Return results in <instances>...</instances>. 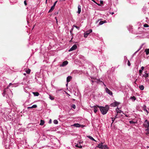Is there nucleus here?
I'll list each match as a JSON object with an SVG mask.
<instances>
[{
    "mask_svg": "<svg viewBox=\"0 0 149 149\" xmlns=\"http://www.w3.org/2000/svg\"><path fill=\"white\" fill-rule=\"evenodd\" d=\"M74 26L76 28H77V29H79V27L77 26H75V25H74Z\"/></svg>",
    "mask_w": 149,
    "mask_h": 149,
    "instance_id": "58836bf2",
    "label": "nucleus"
},
{
    "mask_svg": "<svg viewBox=\"0 0 149 149\" xmlns=\"http://www.w3.org/2000/svg\"><path fill=\"white\" fill-rule=\"evenodd\" d=\"M77 48V46L76 45H74L69 50V52L72 51L76 49Z\"/></svg>",
    "mask_w": 149,
    "mask_h": 149,
    "instance_id": "1a4fd4ad",
    "label": "nucleus"
},
{
    "mask_svg": "<svg viewBox=\"0 0 149 149\" xmlns=\"http://www.w3.org/2000/svg\"><path fill=\"white\" fill-rule=\"evenodd\" d=\"M140 49H139L138 50H137V51L136 52H138L139 50H140Z\"/></svg>",
    "mask_w": 149,
    "mask_h": 149,
    "instance_id": "603ef678",
    "label": "nucleus"
},
{
    "mask_svg": "<svg viewBox=\"0 0 149 149\" xmlns=\"http://www.w3.org/2000/svg\"><path fill=\"white\" fill-rule=\"evenodd\" d=\"M78 10L77 13L79 14L81 12V6L80 5H79L78 6Z\"/></svg>",
    "mask_w": 149,
    "mask_h": 149,
    "instance_id": "4468645a",
    "label": "nucleus"
},
{
    "mask_svg": "<svg viewBox=\"0 0 149 149\" xmlns=\"http://www.w3.org/2000/svg\"><path fill=\"white\" fill-rule=\"evenodd\" d=\"M49 98L51 100H53L54 99V97L53 96L49 95Z\"/></svg>",
    "mask_w": 149,
    "mask_h": 149,
    "instance_id": "cd10ccee",
    "label": "nucleus"
},
{
    "mask_svg": "<svg viewBox=\"0 0 149 149\" xmlns=\"http://www.w3.org/2000/svg\"><path fill=\"white\" fill-rule=\"evenodd\" d=\"M33 94L35 96H38L39 95V93L38 92H33Z\"/></svg>",
    "mask_w": 149,
    "mask_h": 149,
    "instance_id": "393cba45",
    "label": "nucleus"
},
{
    "mask_svg": "<svg viewBox=\"0 0 149 149\" xmlns=\"http://www.w3.org/2000/svg\"><path fill=\"white\" fill-rule=\"evenodd\" d=\"M92 32V30L90 29L89 30L87 31L84 33V37L85 38H86L89 34Z\"/></svg>",
    "mask_w": 149,
    "mask_h": 149,
    "instance_id": "7ed1b4c3",
    "label": "nucleus"
},
{
    "mask_svg": "<svg viewBox=\"0 0 149 149\" xmlns=\"http://www.w3.org/2000/svg\"><path fill=\"white\" fill-rule=\"evenodd\" d=\"M30 71H31L29 69L28 70H27L26 71V73H27L28 74H29L30 72Z\"/></svg>",
    "mask_w": 149,
    "mask_h": 149,
    "instance_id": "473e14b6",
    "label": "nucleus"
},
{
    "mask_svg": "<svg viewBox=\"0 0 149 149\" xmlns=\"http://www.w3.org/2000/svg\"><path fill=\"white\" fill-rule=\"evenodd\" d=\"M104 147L103 148L104 149H109V148L107 145H104Z\"/></svg>",
    "mask_w": 149,
    "mask_h": 149,
    "instance_id": "2f4dec72",
    "label": "nucleus"
},
{
    "mask_svg": "<svg viewBox=\"0 0 149 149\" xmlns=\"http://www.w3.org/2000/svg\"><path fill=\"white\" fill-rule=\"evenodd\" d=\"M111 119H112V123H113L114 122V121L115 119V118H111Z\"/></svg>",
    "mask_w": 149,
    "mask_h": 149,
    "instance_id": "f704fd0d",
    "label": "nucleus"
},
{
    "mask_svg": "<svg viewBox=\"0 0 149 149\" xmlns=\"http://www.w3.org/2000/svg\"><path fill=\"white\" fill-rule=\"evenodd\" d=\"M143 126L145 128L149 127V121L147 120L146 119L144 123L143 124Z\"/></svg>",
    "mask_w": 149,
    "mask_h": 149,
    "instance_id": "39448f33",
    "label": "nucleus"
},
{
    "mask_svg": "<svg viewBox=\"0 0 149 149\" xmlns=\"http://www.w3.org/2000/svg\"><path fill=\"white\" fill-rule=\"evenodd\" d=\"M106 92L107 93L111 95H112L113 93L112 92L109 90L107 87L105 88Z\"/></svg>",
    "mask_w": 149,
    "mask_h": 149,
    "instance_id": "423d86ee",
    "label": "nucleus"
},
{
    "mask_svg": "<svg viewBox=\"0 0 149 149\" xmlns=\"http://www.w3.org/2000/svg\"><path fill=\"white\" fill-rule=\"evenodd\" d=\"M143 26L145 27H147L149 26L148 24H144Z\"/></svg>",
    "mask_w": 149,
    "mask_h": 149,
    "instance_id": "72a5a7b5",
    "label": "nucleus"
},
{
    "mask_svg": "<svg viewBox=\"0 0 149 149\" xmlns=\"http://www.w3.org/2000/svg\"><path fill=\"white\" fill-rule=\"evenodd\" d=\"M139 88L141 90H143L144 89V87L143 85H141L139 86Z\"/></svg>",
    "mask_w": 149,
    "mask_h": 149,
    "instance_id": "4be33fe9",
    "label": "nucleus"
},
{
    "mask_svg": "<svg viewBox=\"0 0 149 149\" xmlns=\"http://www.w3.org/2000/svg\"><path fill=\"white\" fill-rule=\"evenodd\" d=\"M100 82H102L103 84V85L105 86V87H106V86L105 85V84L102 81H100Z\"/></svg>",
    "mask_w": 149,
    "mask_h": 149,
    "instance_id": "37998d69",
    "label": "nucleus"
},
{
    "mask_svg": "<svg viewBox=\"0 0 149 149\" xmlns=\"http://www.w3.org/2000/svg\"><path fill=\"white\" fill-rule=\"evenodd\" d=\"M54 8H55L54 6H52L51 7V8L50 9L49 11L48 12L50 13V12H52L54 10Z\"/></svg>",
    "mask_w": 149,
    "mask_h": 149,
    "instance_id": "6ab92c4d",
    "label": "nucleus"
},
{
    "mask_svg": "<svg viewBox=\"0 0 149 149\" xmlns=\"http://www.w3.org/2000/svg\"><path fill=\"white\" fill-rule=\"evenodd\" d=\"M147 129L146 130V134H149V127L146 128Z\"/></svg>",
    "mask_w": 149,
    "mask_h": 149,
    "instance_id": "a878e982",
    "label": "nucleus"
},
{
    "mask_svg": "<svg viewBox=\"0 0 149 149\" xmlns=\"http://www.w3.org/2000/svg\"><path fill=\"white\" fill-rule=\"evenodd\" d=\"M130 99L132 100L133 101H134L136 100V98L134 96L133 97H130Z\"/></svg>",
    "mask_w": 149,
    "mask_h": 149,
    "instance_id": "5701e85b",
    "label": "nucleus"
},
{
    "mask_svg": "<svg viewBox=\"0 0 149 149\" xmlns=\"http://www.w3.org/2000/svg\"><path fill=\"white\" fill-rule=\"evenodd\" d=\"M143 70H139V75L140 76L141 75Z\"/></svg>",
    "mask_w": 149,
    "mask_h": 149,
    "instance_id": "7c9ffc66",
    "label": "nucleus"
},
{
    "mask_svg": "<svg viewBox=\"0 0 149 149\" xmlns=\"http://www.w3.org/2000/svg\"><path fill=\"white\" fill-rule=\"evenodd\" d=\"M144 107H145V108H143V110L146 112L147 113V114H148V113H149V112L148 111V110L146 109V106L145 105H144Z\"/></svg>",
    "mask_w": 149,
    "mask_h": 149,
    "instance_id": "bb28decb",
    "label": "nucleus"
},
{
    "mask_svg": "<svg viewBox=\"0 0 149 149\" xmlns=\"http://www.w3.org/2000/svg\"><path fill=\"white\" fill-rule=\"evenodd\" d=\"M75 146L76 147L79 148H82V146H81L79 144H77Z\"/></svg>",
    "mask_w": 149,
    "mask_h": 149,
    "instance_id": "b1692460",
    "label": "nucleus"
},
{
    "mask_svg": "<svg viewBox=\"0 0 149 149\" xmlns=\"http://www.w3.org/2000/svg\"><path fill=\"white\" fill-rule=\"evenodd\" d=\"M99 20H99V19H98L97 21H96V23H97V22H98L99 21Z\"/></svg>",
    "mask_w": 149,
    "mask_h": 149,
    "instance_id": "3c124183",
    "label": "nucleus"
},
{
    "mask_svg": "<svg viewBox=\"0 0 149 149\" xmlns=\"http://www.w3.org/2000/svg\"><path fill=\"white\" fill-rule=\"evenodd\" d=\"M129 123L130 124H135L136 123V122H134L132 121H130Z\"/></svg>",
    "mask_w": 149,
    "mask_h": 149,
    "instance_id": "c756f323",
    "label": "nucleus"
},
{
    "mask_svg": "<svg viewBox=\"0 0 149 149\" xmlns=\"http://www.w3.org/2000/svg\"><path fill=\"white\" fill-rule=\"evenodd\" d=\"M97 107L100 109V111L103 115L106 114L109 109V107L107 108L102 106H97Z\"/></svg>",
    "mask_w": 149,
    "mask_h": 149,
    "instance_id": "f257e3e1",
    "label": "nucleus"
},
{
    "mask_svg": "<svg viewBox=\"0 0 149 149\" xmlns=\"http://www.w3.org/2000/svg\"><path fill=\"white\" fill-rule=\"evenodd\" d=\"M68 63V62L67 61H65L63 62L62 64L60 65L61 66L64 67L67 65Z\"/></svg>",
    "mask_w": 149,
    "mask_h": 149,
    "instance_id": "9b49d317",
    "label": "nucleus"
},
{
    "mask_svg": "<svg viewBox=\"0 0 149 149\" xmlns=\"http://www.w3.org/2000/svg\"><path fill=\"white\" fill-rule=\"evenodd\" d=\"M120 104V103L119 102L115 101L111 104L110 106L112 107H115Z\"/></svg>",
    "mask_w": 149,
    "mask_h": 149,
    "instance_id": "0eeeda50",
    "label": "nucleus"
},
{
    "mask_svg": "<svg viewBox=\"0 0 149 149\" xmlns=\"http://www.w3.org/2000/svg\"><path fill=\"white\" fill-rule=\"evenodd\" d=\"M116 110L117 113H123V111L120 110L118 107H117L116 109Z\"/></svg>",
    "mask_w": 149,
    "mask_h": 149,
    "instance_id": "f8f14e48",
    "label": "nucleus"
},
{
    "mask_svg": "<svg viewBox=\"0 0 149 149\" xmlns=\"http://www.w3.org/2000/svg\"><path fill=\"white\" fill-rule=\"evenodd\" d=\"M145 74L143 75V76L145 78H147L148 77L149 73L147 71H146L144 72Z\"/></svg>",
    "mask_w": 149,
    "mask_h": 149,
    "instance_id": "9d476101",
    "label": "nucleus"
},
{
    "mask_svg": "<svg viewBox=\"0 0 149 149\" xmlns=\"http://www.w3.org/2000/svg\"><path fill=\"white\" fill-rule=\"evenodd\" d=\"M54 123L55 124H57L58 123V121L56 120H55L53 121Z\"/></svg>",
    "mask_w": 149,
    "mask_h": 149,
    "instance_id": "c85d7f7f",
    "label": "nucleus"
},
{
    "mask_svg": "<svg viewBox=\"0 0 149 149\" xmlns=\"http://www.w3.org/2000/svg\"><path fill=\"white\" fill-rule=\"evenodd\" d=\"M127 65L129 66L130 65V63L129 60L128 61Z\"/></svg>",
    "mask_w": 149,
    "mask_h": 149,
    "instance_id": "4c0bfd02",
    "label": "nucleus"
},
{
    "mask_svg": "<svg viewBox=\"0 0 149 149\" xmlns=\"http://www.w3.org/2000/svg\"><path fill=\"white\" fill-rule=\"evenodd\" d=\"M104 146L102 144V143H101L99 144L97 147L99 148L103 149L104 147Z\"/></svg>",
    "mask_w": 149,
    "mask_h": 149,
    "instance_id": "ddd939ff",
    "label": "nucleus"
},
{
    "mask_svg": "<svg viewBox=\"0 0 149 149\" xmlns=\"http://www.w3.org/2000/svg\"><path fill=\"white\" fill-rule=\"evenodd\" d=\"M72 79V77L71 76H68L67 78V83L70 82Z\"/></svg>",
    "mask_w": 149,
    "mask_h": 149,
    "instance_id": "2eb2a0df",
    "label": "nucleus"
},
{
    "mask_svg": "<svg viewBox=\"0 0 149 149\" xmlns=\"http://www.w3.org/2000/svg\"><path fill=\"white\" fill-rule=\"evenodd\" d=\"M141 70L143 71L144 69V67L143 66L141 67Z\"/></svg>",
    "mask_w": 149,
    "mask_h": 149,
    "instance_id": "ea45409f",
    "label": "nucleus"
},
{
    "mask_svg": "<svg viewBox=\"0 0 149 149\" xmlns=\"http://www.w3.org/2000/svg\"><path fill=\"white\" fill-rule=\"evenodd\" d=\"M8 91L9 93H11L10 94V96H11L12 95V91L10 89H8V88H6L4 89L3 93H2V95L3 96H4L5 95H6V91Z\"/></svg>",
    "mask_w": 149,
    "mask_h": 149,
    "instance_id": "f03ea898",
    "label": "nucleus"
},
{
    "mask_svg": "<svg viewBox=\"0 0 149 149\" xmlns=\"http://www.w3.org/2000/svg\"><path fill=\"white\" fill-rule=\"evenodd\" d=\"M51 123V119H50L49 123Z\"/></svg>",
    "mask_w": 149,
    "mask_h": 149,
    "instance_id": "a18cd8bd",
    "label": "nucleus"
},
{
    "mask_svg": "<svg viewBox=\"0 0 149 149\" xmlns=\"http://www.w3.org/2000/svg\"><path fill=\"white\" fill-rule=\"evenodd\" d=\"M6 94H7V95H9L7 93H6Z\"/></svg>",
    "mask_w": 149,
    "mask_h": 149,
    "instance_id": "6e6d98bb",
    "label": "nucleus"
},
{
    "mask_svg": "<svg viewBox=\"0 0 149 149\" xmlns=\"http://www.w3.org/2000/svg\"><path fill=\"white\" fill-rule=\"evenodd\" d=\"M12 84L11 83H10L9 84V85H11Z\"/></svg>",
    "mask_w": 149,
    "mask_h": 149,
    "instance_id": "864d4df0",
    "label": "nucleus"
},
{
    "mask_svg": "<svg viewBox=\"0 0 149 149\" xmlns=\"http://www.w3.org/2000/svg\"><path fill=\"white\" fill-rule=\"evenodd\" d=\"M58 1H56L54 3V4L53 5V6H56V3H57V2Z\"/></svg>",
    "mask_w": 149,
    "mask_h": 149,
    "instance_id": "c9c22d12",
    "label": "nucleus"
},
{
    "mask_svg": "<svg viewBox=\"0 0 149 149\" xmlns=\"http://www.w3.org/2000/svg\"><path fill=\"white\" fill-rule=\"evenodd\" d=\"M72 126H74L76 127H81L83 128L85 127V126L84 125H81L79 123H74L73 125H72Z\"/></svg>",
    "mask_w": 149,
    "mask_h": 149,
    "instance_id": "20e7f679",
    "label": "nucleus"
},
{
    "mask_svg": "<svg viewBox=\"0 0 149 149\" xmlns=\"http://www.w3.org/2000/svg\"><path fill=\"white\" fill-rule=\"evenodd\" d=\"M103 2L102 1H100V3L101 4H103Z\"/></svg>",
    "mask_w": 149,
    "mask_h": 149,
    "instance_id": "79ce46f5",
    "label": "nucleus"
},
{
    "mask_svg": "<svg viewBox=\"0 0 149 149\" xmlns=\"http://www.w3.org/2000/svg\"><path fill=\"white\" fill-rule=\"evenodd\" d=\"M117 118V116H116V115H115L114 118H115V119H116V118Z\"/></svg>",
    "mask_w": 149,
    "mask_h": 149,
    "instance_id": "49530a36",
    "label": "nucleus"
},
{
    "mask_svg": "<svg viewBox=\"0 0 149 149\" xmlns=\"http://www.w3.org/2000/svg\"><path fill=\"white\" fill-rule=\"evenodd\" d=\"M24 4H25V5H27V3H26V1H25L24 2Z\"/></svg>",
    "mask_w": 149,
    "mask_h": 149,
    "instance_id": "a19ab883",
    "label": "nucleus"
},
{
    "mask_svg": "<svg viewBox=\"0 0 149 149\" xmlns=\"http://www.w3.org/2000/svg\"><path fill=\"white\" fill-rule=\"evenodd\" d=\"M55 19H56V22H57V19L56 17H55Z\"/></svg>",
    "mask_w": 149,
    "mask_h": 149,
    "instance_id": "de8ad7c7",
    "label": "nucleus"
},
{
    "mask_svg": "<svg viewBox=\"0 0 149 149\" xmlns=\"http://www.w3.org/2000/svg\"><path fill=\"white\" fill-rule=\"evenodd\" d=\"M107 22V21L106 20H104L103 21H100L99 23V26L103 24L104 23Z\"/></svg>",
    "mask_w": 149,
    "mask_h": 149,
    "instance_id": "f3484780",
    "label": "nucleus"
},
{
    "mask_svg": "<svg viewBox=\"0 0 149 149\" xmlns=\"http://www.w3.org/2000/svg\"><path fill=\"white\" fill-rule=\"evenodd\" d=\"M47 0H46V1H45V3H47Z\"/></svg>",
    "mask_w": 149,
    "mask_h": 149,
    "instance_id": "09e8293b",
    "label": "nucleus"
},
{
    "mask_svg": "<svg viewBox=\"0 0 149 149\" xmlns=\"http://www.w3.org/2000/svg\"><path fill=\"white\" fill-rule=\"evenodd\" d=\"M45 123L44 120H41L40 121V125H43Z\"/></svg>",
    "mask_w": 149,
    "mask_h": 149,
    "instance_id": "412c9836",
    "label": "nucleus"
},
{
    "mask_svg": "<svg viewBox=\"0 0 149 149\" xmlns=\"http://www.w3.org/2000/svg\"><path fill=\"white\" fill-rule=\"evenodd\" d=\"M68 85V83L67 84H66V86H67Z\"/></svg>",
    "mask_w": 149,
    "mask_h": 149,
    "instance_id": "5fc2aeb1",
    "label": "nucleus"
},
{
    "mask_svg": "<svg viewBox=\"0 0 149 149\" xmlns=\"http://www.w3.org/2000/svg\"><path fill=\"white\" fill-rule=\"evenodd\" d=\"M37 107V106L36 105L34 104L31 107H27V108L28 109H29L31 108H36Z\"/></svg>",
    "mask_w": 149,
    "mask_h": 149,
    "instance_id": "dca6fc26",
    "label": "nucleus"
},
{
    "mask_svg": "<svg viewBox=\"0 0 149 149\" xmlns=\"http://www.w3.org/2000/svg\"><path fill=\"white\" fill-rule=\"evenodd\" d=\"M72 107L74 109H75L76 108L75 105L74 104H73L72 106Z\"/></svg>",
    "mask_w": 149,
    "mask_h": 149,
    "instance_id": "e433bc0d",
    "label": "nucleus"
},
{
    "mask_svg": "<svg viewBox=\"0 0 149 149\" xmlns=\"http://www.w3.org/2000/svg\"><path fill=\"white\" fill-rule=\"evenodd\" d=\"M98 105L94 106L93 107H91V108H93V109L95 113H96L98 110V107H97Z\"/></svg>",
    "mask_w": 149,
    "mask_h": 149,
    "instance_id": "6e6552de",
    "label": "nucleus"
},
{
    "mask_svg": "<svg viewBox=\"0 0 149 149\" xmlns=\"http://www.w3.org/2000/svg\"><path fill=\"white\" fill-rule=\"evenodd\" d=\"M110 13L111 15H113L114 14V13L113 12H111Z\"/></svg>",
    "mask_w": 149,
    "mask_h": 149,
    "instance_id": "c03bdc74",
    "label": "nucleus"
},
{
    "mask_svg": "<svg viewBox=\"0 0 149 149\" xmlns=\"http://www.w3.org/2000/svg\"><path fill=\"white\" fill-rule=\"evenodd\" d=\"M118 113H117L116 112V116H118Z\"/></svg>",
    "mask_w": 149,
    "mask_h": 149,
    "instance_id": "8fccbe9b",
    "label": "nucleus"
},
{
    "mask_svg": "<svg viewBox=\"0 0 149 149\" xmlns=\"http://www.w3.org/2000/svg\"><path fill=\"white\" fill-rule=\"evenodd\" d=\"M87 137L92 141H96L91 136H87Z\"/></svg>",
    "mask_w": 149,
    "mask_h": 149,
    "instance_id": "a211bd4d",
    "label": "nucleus"
},
{
    "mask_svg": "<svg viewBox=\"0 0 149 149\" xmlns=\"http://www.w3.org/2000/svg\"><path fill=\"white\" fill-rule=\"evenodd\" d=\"M145 52L146 53V55H148L149 54V49H146Z\"/></svg>",
    "mask_w": 149,
    "mask_h": 149,
    "instance_id": "aec40b11",
    "label": "nucleus"
}]
</instances>
